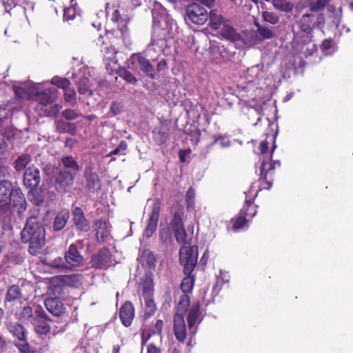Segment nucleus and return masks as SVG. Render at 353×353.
Returning a JSON list of instances; mask_svg holds the SVG:
<instances>
[{
  "mask_svg": "<svg viewBox=\"0 0 353 353\" xmlns=\"http://www.w3.org/2000/svg\"><path fill=\"white\" fill-rule=\"evenodd\" d=\"M198 253L194 248L184 246L179 250V261L183 266V272L187 275L182 280L181 289L183 294L191 293L194 283V277L191 275L197 263Z\"/></svg>",
  "mask_w": 353,
  "mask_h": 353,
  "instance_id": "1",
  "label": "nucleus"
},
{
  "mask_svg": "<svg viewBox=\"0 0 353 353\" xmlns=\"http://www.w3.org/2000/svg\"><path fill=\"white\" fill-rule=\"evenodd\" d=\"M325 16L323 13L314 14H304L300 18L298 25L301 31L305 35L308 41L313 37V31L315 28H323L325 26Z\"/></svg>",
  "mask_w": 353,
  "mask_h": 353,
  "instance_id": "2",
  "label": "nucleus"
},
{
  "mask_svg": "<svg viewBox=\"0 0 353 353\" xmlns=\"http://www.w3.org/2000/svg\"><path fill=\"white\" fill-rule=\"evenodd\" d=\"M12 203L14 207L18 203L24 202V196L19 188H14L8 180L0 181V203Z\"/></svg>",
  "mask_w": 353,
  "mask_h": 353,
  "instance_id": "3",
  "label": "nucleus"
},
{
  "mask_svg": "<svg viewBox=\"0 0 353 353\" xmlns=\"http://www.w3.org/2000/svg\"><path fill=\"white\" fill-rule=\"evenodd\" d=\"M83 176L85 179L84 188L89 195L98 194L101 190L102 181L99 175L93 171L92 166H86Z\"/></svg>",
  "mask_w": 353,
  "mask_h": 353,
  "instance_id": "4",
  "label": "nucleus"
},
{
  "mask_svg": "<svg viewBox=\"0 0 353 353\" xmlns=\"http://www.w3.org/2000/svg\"><path fill=\"white\" fill-rule=\"evenodd\" d=\"M21 236L24 243L32 241L39 242L41 239H45V230L39 222H26Z\"/></svg>",
  "mask_w": 353,
  "mask_h": 353,
  "instance_id": "5",
  "label": "nucleus"
},
{
  "mask_svg": "<svg viewBox=\"0 0 353 353\" xmlns=\"http://www.w3.org/2000/svg\"><path fill=\"white\" fill-rule=\"evenodd\" d=\"M186 15L190 21L197 25L204 24L209 18L208 10L197 3H192L187 6Z\"/></svg>",
  "mask_w": 353,
  "mask_h": 353,
  "instance_id": "6",
  "label": "nucleus"
},
{
  "mask_svg": "<svg viewBox=\"0 0 353 353\" xmlns=\"http://www.w3.org/2000/svg\"><path fill=\"white\" fill-rule=\"evenodd\" d=\"M49 319L45 311L41 307L35 309V317L32 320V324L34 332L39 335H46L48 334L51 327L48 324Z\"/></svg>",
  "mask_w": 353,
  "mask_h": 353,
  "instance_id": "7",
  "label": "nucleus"
},
{
  "mask_svg": "<svg viewBox=\"0 0 353 353\" xmlns=\"http://www.w3.org/2000/svg\"><path fill=\"white\" fill-rule=\"evenodd\" d=\"M254 25L256 28V30L250 34L249 42L251 45L259 44L263 40L272 39L275 37L272 28L261 26L256 19L254 20Z\"/></svg>",
  "mask_w": 353,
  "mask_h": 353,
  "instance_id": "8",
  "label": "nucleus"
},
{
  "mask_svg": "<svg viewBox=\"0 0 353 353\" xmlns=\"http://www.w3.org/2000/svg\"><path fill=\"white\" fill-rule=\"evenodd\" d=\"M172 228L174 230V234L177 242L179 243H183V245L181 248L184 246L194 248L197 252V248L196 246H190L188 245L193 234L194 227L188 225L187 226L188 229L185 230L183 222H173Z\"/></svg>",
  "mask_w": 353,
  "mask_h": 353,
  "instance_id": "9",
  "label": "nucleus"
},
{
  "mask_svg": "<svg viewBox=\"0 0 353 353\" xmlns=\"http://www.w3.org/2000/svg\"><path fill=\"white\" fill-rule=\"evenodd\" d=\"M278 163L279 165V162H274L269 165V168L266 170V165H268V163H265V161H263L261 163V167H260V177L259 179V190H269L271 188L272 182H273V174H274V170L275 168V164Z\"/></svg>",
  "mask_w": 353,
  "mask_h": 353,
  "instance_id": "10",
  "label": "nucleus"
},
{
  "mask_svg": "<svg viewBox=\"0 0 353 353\" xmlns=\"http://www.w3.org/2000/svg\"><path fill=\"white\" fill-rule=\"evenodd\" d=\"M92 268L107 269L112 265L111 254L108 249H101L97 254L93 255L90 260Z\"/></svg>",
  "mask_w": 353,
  "mask_h": 353,
  "instance_id": "11",
  "label": "nucleus"
},
{
  "mask_svg": "<svg viewBox=\"0 0 353 353\" xmlns=\"http://www.w3.org/2000/svg\"><path fill=\"white\" fill-rule=\"evenodd\" d=\"M74 174H72L71 172L59 171L55 180L56 190L62 193L68 192L74 183Z\"/></svg>",
  "mask_w": 353,
  "mask_h": 353,
  "instance_id": "12",
  "label": "nucleus"
},
{
  "mask_svg": "<svg viewBox=\"0 0 353 353\" xmlns=\"http://www.w3.org/2000/svg\"><path fill=\"white\" fill-rule=\"evenodd\" d=\"M41 181L39 170L34 166L26 169L23 174V183L31 191L35 190Z\"/></svg>",
  "mask_w": 353,
  "mask_h": 353,
  "instance_id": "13",
  "label": "nucleus"
},
{
  "mask_svg": "<svg viewBox=\"0 0 353 353\" xmlns=\"http://www.w3.org/2000/svg\"><path fill=\"white\" fill-rule=\"evenodd\" d=\"M130 60L133 64L138 63L141 70L147 77L152 79H155L154 68L148 59L145 58L141 54H133L131 55Z\"/></svg>",
  "mask_w": 353,
  "mask_h": 353,
  "instance_id": "14",
  "label": "nucleus"
},
{
  "mask_svg": "<svg viewBox=\"0 0 353 353\" xmlns=\"http://www.w3.org/2000/svg\"><path fill=\"white\" fill-rule=\"evenodd\" d=\"M174 333L179 342H184L186 339V325L182 314L176 313L174 316Z\"/></svg>",
  "mask_w": 353,
  "mask_h": 353,
  "instance_id": "15",
  "label": "nucleus"
},
{
  "mask_svg": "<svg viewBox=\"0 0 353 353\" xmlns=\"http://www.w3.org/2000/svg\"><path fill=\"white\" fill-rule=\"evenodd\" d=\"M18 217L20 219H26V221H31L33 219H37L39 214V208L34 205L28 210H26V201L18 203Z\"/></svg>",
  "mask_w": 353,
  "mask_h": 353,
  "instance_id": "16",
  "label": "nucleus"
},
{
  "mask_svg": "<svg viewBox=\"0 0 353 353\" xmlns=\"http://www.w3.org/2000/svg\"><path fill=\"white\" fill-rule=\"evenodd\" d=\"M65 261L72 267L79 266L83 261V256L77 250L74 244H71L68 250L65 253Z\"/></svg>",
  "mask_w": 353,
  "mask_h": 353,
  "instance_id": "17",
  "label": "nucleus"
},
{
  "mask_svg": "<svg viewBox=\"0 0 353 353\" xmlns=\"http://www.w3.org/2000/svg\"><path fill=\"white\" fill-rule=\"evenodd\" d=\"M257 205L250 200H245L235 221H250L257 212Z\"/></svg>",
  "mask_w": 353,
  "mask_h": 353,
  "instance_id": "18",
  "label": "nucleus"
},
{
  "mask_svg": "<svg viewBox=\"0 0 353 353\" xmlns=\"http://www.w3.org/2000/svg\"><path fill=\"white\" fill-rule=\"evenodd\" d=\"M57 90L54 88H48L42 92H37L35 100L39 103V105L46 107L48 105L53 103L56 100Z\"/></svg>",
  "mask_w": 353,
  "mask_h": 353,
  "instance_id": "19",
  "label": "nucleus"
},
{
  "mask_svg": "<svg viewBox=\"0 0 353 353\" xmlns=\"http://www.w3.org/2000/svg\"><path fill=\"white\" fill-rule=\"evenodd\" d=\"M119 316L123 325L128 327L131 325L134 316V306L131 302L126 301L121 307Z\"/></svg>",
  "mask_w": 353,
  "mask_h": 353,
  "instance_id": "20",
  "label": "nucleus"
},
{
  "mask_svg": "<svg viewBox=\"0 0 353 353\" xmlns=\"http://www.w3.org/2000/svg\"><path fill=\"white\" fill-rule=\"evenodd\" d=\"M45 306L50 313L56 316L62 315L65 309L59 299L53 297H48L45 300Z\"/></svg>",
  "mask_w": 353,
  "mask_h": 353,
  "instance_id": "21",
  "label": "nucleus"
},
{
  "mask_svg": "<svg viewBox=\"0 0 353 353\" xmlns=\"http://www.w3.org/2000/svg\"><path fill=\"white\" fill-rule=\"evenodd\" d=\"M82 280L83 276L81 274L61 275L52 278L54 282L74 288H77L81 285Z\"/></svg>",
  "mask_w": 353,
  "mask_h": 353,
  "instance_id": "22",
  "label": "nucleus"
},
{
  "mask_svg": "<svg viewBox=\"0 0 353 353\" xmlns=\"http://www.w3.org/2000/svg\"><path fill=\"white\" fill-rule=\"evenodd\" d=\"M221 35L223 38L232 42L241 40V34L236 32L233 26L228 23V21L221 27Z\"/></svg>",
  "mask_w": 353,
  "mask_h": 353,
  "instance_id": "23",
  "label": "nucleus"
},
{
  "mask_svg": "<svg viewBox=\"0 0 353 353\" xmlns=\"http://www.w3.org/2000/svg\"><path fill=\"white\" fill-rule=\"evenodd\" d=\"M76 78L75 85L77 90L80 94L92 95V90H91V83L88 77L85 76L78 77L77 74L74 76Z\"/></svg>",
  "mask_w": 353,
  "mask_h": 353,
  "instance_id": "24",
  "label": "nucleus"
},
{
  "mask_svg": "<svg viewBox=\"0 0 353 353\" xmlns=\"http://www.w3.org/2000/svg\"><path fill=\"white\" fill-rule=\"evenodd\" d=\"M56 131L59 134H69L75 135L77 133V125L74 123L66 121L63 119H59L55 122Z\"/></svg>",
  "mask_w": 353,
  "mask_h": 353,
  "instance_id": "25",
  "label": "nucleus"
},
{
  "mask_svg": "<svg viewBox=\"0 0 353 353\" xmlns=\"http://www.w3.org/2000/svg\"><path fill=\"white\" fill-rule=\"evenodd\" d=\"M200 304L199 303H196L192 305L191 307V310L188 314V323L190 330H192V334H194L196 332V328L194 329V325L196 324V323L199 321V323L201 321L199 320L200 317Z\"/></svg>",
  "mask_w": 353,
  "mask_h": 353,
  "instance_id": "26",
  "label": "nucleus"
},
{
  "mask_svg": "<svg viewBox=\"0 0 353 353\" xmlns=\"http://www.w3.org/2000/svg\"><path fill=\"white\" fill-rule=\"evenodd\" d=\"M167 34L168 31L165 29L154 28L151 39L152 44L160 48L163 47L166 44Z\"/></svg>",
  "mask_w": 353,
  "mask_h": 353,
  "instance_id": "27",
  "label": "nucleus"
},
{
  "mask_svg": "<svg viewBox=\"0 0 353 353\" xmlns=\"http://www.w3.org/2000/svg\"><path fill=\"white\" fill-rule=\"evenodd\" d=\"M7 328L12 336L20 341L27 339V331L23 325L17 323H11L7 325Z\"/></svg>",
  "mask_w": 353,
  "mask_h": 353,
  "instance_id": "28",
  "label": "nucleus"
},
{
  "mask_svg": "<svg viewBox=\"0 0 353 353\" xmlns=\"http://www.w3.org/2000/svg\"><path fill=\"white\" fill-rule=\"evenodd\" d=\"M210 19V28L213 30H218L228 20H225L219 10H212L208 12Z\"/></svg>",
  "mask_w": 353,
  "mask_h": 353,
  "instance_id": "29",
  "label": "nucleus"
},
{
  "mask_svg": "<svg viewBox=\"0 0 353 353\" xmlns=\"http://www.w3.org/2000/svg\"><path fill=\"white\" fill-rule=\"evenodd\" d=\"M111 20L117 23V28L122 34L127 30V26L129 22V19L127 17L123 18L119 11V10H115L112 14Z\"/></svg>",
  "mask_w": 353,
  "mask_h": 353,
  "instance_id": "30",
  "label": "nucleus"
},
{
  "mask_svg": "<svg viewBox=\"0 0 353 353\" xmlns=\"http://www.w3.org/2000/svg\"><path fill=\"white\" fill-rule=\"evenodd\" d=\"M143 299L145 301L144 319H146L154 315L157 310V306L152 297L146 296Z\"/></svg>",
  "mask_w": 353,
  "mask_h": 353,
  "instance_id": "31",
  "label": "nucleus"
},
{
  "mask_svg": "<svg viewBox=\"0 0 353 353\" xmlns=\"http://www.w3.org/2000/svg\"><path fill=\"white\" fill-rule=\"evenodd\" d=\"M61 162L64 168L70 169L72 174H74L79 171V167L76 160L72 156H65L61 158Z\"/></svg>",
  "mask_w": 353,
  "mask_h": 353,
  "instance_id": "32",
  "label": "nucleus"
},
{
  "mask_svg": "<svg viewBox=\"0 0 353 353\" xmlns=\"http://www.w3.org/2000/svg\"><path fill=\"white\" fill-rule=\"evenodd\" d=\"M32 157L30 154H23L20 155L14 162V168L17 172L22 171L31 161Z\"/></svg>",
  "mask_w": 353,
  "mask_h": 353,
  "instance_id": "33",
  "label": "nucleus"
},
{
  "mask_svg": "<svg viewBox=\"0 0 353 353\" xmlns=\"http://www.w3.org/2000/svg\"><path fill=\"white\" fill-rule=\"evenodd\" d=\"M161 206V201L159 198L153 200L150 218L148 221H159Z\"/></svg>",
  "mask_w": 353,
  "mask_h": 353,
  "instance_id": "34",
  "label": "nucleus"
},
{
  "mask_svg": "<svg viewBox=\"0 0 353 353\" xmlns=\"http://www.w3.org/2000/svg\"><path fill=\"white\" fill-rule=\"evenodd\" d=\"M272 5L274 8L285 12H291L294 5L286 0H272Z\"/></svg>",
  "mask_w": 353,
  "mask_h": 353,
  "instance_id": "35",
  "label": "nucleus"
},
{
  "mask_svg": "<svg viewBox=\"0 0 353 353\" xmlns=\"http://www.w3.org/2000/svg\"><path fill=\"white\" fill-rule=\"evenodd\" d=\"M140 260L143 263H146L150 268L155 266L156 257L150 250H143L140 256Z\"/></svg>",
  "mask_w": 353,
  "mask_h": 353,
  "instance_id": "36",
  "label": "nucleus"
},
{
  "mask_svg": "<svg viewBox=\"0 0 353 353\" xmlns=\"http://www.w3.org/2000/svg\"><path fill=\"white\" fill-rule=\"evenodd\" d=\"M35 317V310L30 306H25L19 314V319L23 322H30Z\"/></svg>",
  "mask_w": 353,
  "mask_h": 353,
  "instance_id": "37",
  "label": "nucleus"
},
{
  "mask_svg": "<svg viewBox=\"0 0 353 353\" xmlns=\"http://www.w3.org/2000/svg\"><path fill=\"white\" fill-rule=\"evenodd\" d=\"M51 84L55 85L58 88L65 90L68 87L70 86L71 83L67 78L54 76L51 79Z\"/></svg>",
  "mask_w": 353,
  "mask_h": 353,
  "instance_id": "38",
  "label": "nucleus"
},
{
  "mask_svg": "<svg viewBox=\"0 0 353 353\" xmlns=\"http://www.w3.org/2000/svg\"><path fill=\"white\" fill-rule=\"evenodd\" d=\"M190 300L188 294H183L181 296L179 302L177 306L176 313L182 314L184 316V314L190 306Z\"/></svg>",
  "mask_w": 353,
  "mask_h": 353,
  "instance_id": "39",
  "label": "nucleus"
},
{
  "mask_svg": "<svg viewBox=\"0 0 353 353\" xmlns=\"http://www.w3.org/2000/svg\"><path fill=\"white\" fill-rule=\"evenodd\" d=\"M21 297L20 288L18 285H13L8 290L6 299L7 301L10 302L21 299Z\"/></svg>",
  "mask_w": 353,
  "mask_h": 353,
  "instance_id": "40",
  "label": "nucleus"
},
{
  "mask_svg": "<svg viewBox=\"0 0 353 353\" xmlns=\"http://www.w3.org/2000/svg\"><path fill=\"white\" fill-rule=\"evenodd\" d=\"M63 92L64 101L72 106L75 105L77 104V94L74 89L69 86Z\"/></svg>",
  "mask_w": 353,
  "mask_h": 353,
  "instance_id": "41",
  "label": "nucleus"
},
{
  "mask_svg": "<svg viewBox=\"0 0 353 353\" xmlns=\"http://www.w3.org/2000/svg\"><path fill=\"white\" fill-rule=\"evenodd\" d=\"M117 73L120 77L129 83L134 85L137 82V78L125 68H119Z\"/></svg>",
  "mask_w": 353,
  "mask_h": 353,
  "instance_id": "42",
  "label": "nucleus"
},
{
  "mask_svg": "<svg viewBox=\"0 0 353 353\" xmlns=\"http://www.w3.org/2000/svg\"><path fill=\"white\" fill-rule=\"evenodd\" d=\"M79 14V8L75 3L70 7L64 9L63 18L67 21L73 20L75 17Z\"/></svg>",
  "mask_w": 353,
  "mask_h": 353,
  "instance_id": "43",
  "label": "nucleus"
},
{
  "mask_svg": "<svg viewBox=\"0 0 353 353\" xmlns=\"http://www.w3.org/2000/svg\"><path fill=\"white\" fill-rule=\"evenodd\" d=\"M172 212L173 214L172 221H183L185 213L184 206L181 204L176 203L172 207Z\"/></svg>",
  "mask_w": 353,
  "mask_h": 353,
  "instance_id": "44",
  "label": "nucleus"
},
{
  "mask_svg": "<svg viewBox=\"0 0 353 353\" xmlns=\"http://www.w3.org/2000/svg\"><path fill=\"white\" fill-rule=\"evenodd\" d=\"M330 0H316L309 3V9L311 12H318L323 10Z\"/></svg>",
  "mask_w": 353,
  "mask_h": 353,
  "instance_id": "45",
  "label": "nucleus"
},
{
  "mask_svg": "<svg viewBox=\"0 0 353 353\" xmlns=\"http://www.w3.org/2000/svg\"><path fill=\"white\" fill-rule=\"evenodd\" d=\"M107 222H96V236L98 241H103L107 234Z\"/></svg>",
  "mask_w": 353,
  "mask_h": 353,
  "instance_id": "46",
  "label": "nucleus"
},
{
  "mask_svg": "<svg viewBox=\"0 0 353 353\" xmlns=\"http://www.w3.org/2000/svg\"><path fill=\"white\" fill-rule=\"evenodd\" d=\"M262 18L263 21L272 25L276 24L279 21V17L276 14L268 11H264L262 12Z\"/></svg>",
  "mask_w": 353,
  "mask_h": 353,
  "instance_id": "47",
  "label": "nucleus"
},
{
  "mask_svg": "<svg viewBox=\"0 0 353 353\" xmlns=\"http://www.w3.org/2000/svg\"><path fill=\"white\" fill-rule=\"evenodd\" d=\"M232 225H228L229 232H239L248 228V222H231Z\"/></svg>",
  "mask_w": 353,
  "mask_h": 353,
  "instance_id": "48",
  "label": "nucleus"
},
{
  "mask_svg": "<svg viewBox=\"0 0 353 353\" xmlns=\"http://www.w3.org/2000/svg\"><path fill=\"white\" fill-rule=\"evenodd\" d=\"M195 190L190 187L185 194V202L188 208H193L194 206Z\"/></svg>",
  "mask_w": 353,
  "mask_h": 353,
  "instance_id": "49",
  "label": "nucleus"
},
{
  "mask_svg": "<svg viewBox=\"0 0 353 353\" xmlns=\"http://www.w3.org/2000/svg\"><path fill=\"white\" fill-rule=\"evenodd\" d=\"M35 241H28L30 243L29 252L32 255H37L39 252V249L44 245L45 239H41L39 242Z\"/></svg>",
  "mask_w": 353,
  "mask_h": 353,
  "instance_id": "50",
  "label": "nucleus"
},
{
  "mask_svg": "<svg viewBox=\"0 0 353 353\" xmlns=\"http://www.w3.org/2000/svg\"><path fill=\"white\" fill-rule=\"evenodd\" d=\"M14 94L18 99H26L30 97V92L28 89H25L20 86H13Z\"/></svg>",
  "mask_w": 353,
  "mask_h": 353,
  "instance_id": "51",
  "label": "nucleus"
},
{
  "mask_svg": "<svg viewBox=\"0 0 353 353\" xmlns=\"http://www.w3.org/2000/svg\"><path fill=\"white\" fill-rule=\"evenodd\" d=\"M61 115L65 120L70 121L79 118L81 114H78L76 111L72 109H65L61 112Z\"/></svg>",
  "mask_w": 353,
  "mask_h": 353,
  "instance_id": "52",
  "label": "nucleus"
},
{
  "mask_svg": "<svg viewBox=\"0 0 353 353\" xmlns=\"http://www.w3.org/2000/svg\"><path fill=\"white\" fill-rule=\"evenodd\" d=\"M21 353H34V350L32 348L29 343L26 341L15 344Z\"/></svg>",
  "mask_w": 353,
  "mask_h": 353,
  "instance_id": "53",
  "label": "nucleus"
},
{
  "mask_svg": "<svg viewBox=\"0 0 353 353\" xmlns=\"http://www.w3.org/2000/svg\"><path fill=\"white\" fill-rule=\"evenodd\" d=\"M72 221H85L83 210L79 207H75L72 210Z\"/></svg>",
  "mask_w": 353,
  "mask_h": 353,
  "instance_id": "54",
  "label": "nucleus"
},
{
  "mask_svg": "<svg viewBox=\"0 0 353 353\" xmlns=\"http://www.w3.org/2000/svg\"><path fill=\"white\" fill-rule=\"evenodd\" d=\"M152 292V285L150 281L144 282L143 284V292L142 296L143 298H145L146 296L151 297Z\"/></svg>",
  "mask_w": 353,
  "mask_h": 353,
  "instance_id": "55",
  "label": "nucleus"
},
{
  "mask_svg": "<svg viewBox=\"0 0 353 353\" xmlns=\"http://www.w3.org/2000/svg\"><path fill=\"white\" fill-rule=\"evenodd\" d=\"M157 228V222H148V224L145 229V234L148 237H150Z\"/></svg>",
  "mask_w": 353,
  "mask_h": 353,
  "instance_id": "56",
  "label": "nucleus"
},
{
  "mask_svg": "<svg viewBox=\"0 0 353 353\" xmlns=\"http://www.w3.org/2000/svg\"><path fill=\"white\" fill-rule=\"evenodd\" d=\"M70 212L67 209H62L56 216L54 221H68Z\"/></svg>",
  "mask_w": 353,
  "mask_h": 353,
  "instance_id": "57",
  "label": "nucleus"
},
{
  "mask_svg": "<svg viewBox=\"0 0 353 353\" xmlns=\"http://www.w3.org/2000/svg\"><path fill=\"white\" fill-rule=\"evenodd\" d=\"M6 11H9L14 8L21 0H2Z\"/></svg>",
  "mask_w": 353,
  "mask_h": 353,
  "instance_id": "58",
  "label": "nucleus"
},
{
  "mask_svg": "<svg viewBox=\"0 0 353 353\" xmlns=\"http://www.w3.org/2000/svg\"><path fill=\"white\" fill-rule=\"evenodd\" d=\"M122 109L121 105L117 102L112 101L110 105V112L112 113L114 116H116L121 113Z\"/></svg>",
  "mask_w": 353,
  "mask_h": 353,
  "instance_id": "59",
  "label": "nucleus"
},
{
  "mask_svg": "<svg viewBox=\"0 0 353 353\" xmlns=\"http://www.w3.org/2000/svg\"><path fill=\"white\" fill-rule=\"evenodd\" d=\"M163 325V322L162 320H157L152 329V332L153 334H161L162 332V328Z\"/></svg>",
  "mask_w": 353,
  "mask_h": 353,
  "instance_id": "60",
  "label": "nucleus"
},
{
  "mask_svg": "<svg viewBox=\"0 0 353 353\" xmlns=\"http://www.w3.org/2000/svg\"><path fill=\"white\" fill-rule=\"evenodd\" d=\"M333 46V40L331 39H325L322 41L320 48L322 51H327L332 48Z\"/></svg>",
  "mask_w": 353,
  "mask_h": 353,
  "instance_id": "61",
  "label": "nucleus"
},
{
  "mask_svg": "<svg viewBox=\"0 0 353 353\" xmlns=\"http://www.w3.org/2000/svg\"><path fill=\"white\" fill-rule=\"evenodd\" d=\"M65 262L62 258L58 257L52 261L51 265L55 268H62L65 267Z\"/></svg>",
  "mask_w": 353,
  "mask_h": 353,
  "instance_id": "62",
  "label": "nucleus"
},
{
  "mask_svg": "<svg viewBox=\"0 0 353 353\" xmlns=\"http://www.w3.org/2000/svg\"><path fill=\"white\" fill-rule=\"evenodd\" d=\"M318 48L316 44H312V46L310 48H307L306 50L304 52L305 57L307 58L308 57L313 56L315 53L317 52Z\"/></svg>",
  "mask_w": 353,
  "mask_h": 353,
  "instance_id": "63",
  "label": "nucleus"
},
{
  "mask_svg": "<svg viewBox=\"0 0 353 353\" xmlns=\"http://www.w3.org/2000/svg\"><path fill=\"white\" fill-rule=\"evenodd\" d=\"M126 148L127 144L124 141H121L118 147L110 152L109 156L117 155L120 152L121 150H125Z\"/></svg>",
  "mask_w": 353,
  "mask_h": 353,
  "instance_id": "64",
  "label": "nucleus"
}]
</instances>
